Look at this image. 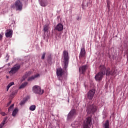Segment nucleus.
Instances as JSON below:
<instances>
[{
	"label": "nucleus",
	"instance_id": "obj_1",
	"mask_svg": "<svg viewBox=\"0 0 128 128\" xmlns=\"http://www.w3.org/2000/svg\"><path fill=\"white\" fill-rule=\"evenodd\" d=\"M100 72H98L94 76L96 80L100 82L102 80V78L106 74V67L104 66L100 65L99 68Z\"/></svg>",
	"mask_w": 128,
	"mask_h": 128
},
{
	"label": "nucleus",
	"instance_id": "obj_2",
	"mask_svg": "<svg viewBox=\"0 0 128 128\" xmlns=\"http://www.w3.org/2000/svg\"><path fill=\"white\" fill-rule=\"evenodd\" d=\"M23 6L22 2H20V0H16L14 4L11 5V8H15L16 11L22 12Z\"/></svg>",
	"mask_w": 128,
	"mask_h": 128
},
{
	"label": "nucleus",
	"instance_id": "obj_3",
	"mask_svg": "<svg viewBox=\"0 0 128 128\" xmlns=\"http://www.w3.org/2000/svg\"><path fill=\"white\" fill-rule=\"evenodd\" d=\"M63 56L64 64L63 70H66L68 68V52L66 50H64L63 52Z\"/></svg>",
	"mask_w": 128,
	"mask_h": 128
},
{
	"label": "nucleus",
	"instance_id": "obj_4",
	"mask_svg": "<svg viewBox=\"0 0 128 128\" xmlns=\"http://www.w3.org/2000/svg\"><path fill=\"white\" fill-rule=\"evenodd\" d=\"M56 74L58 77V80H60V82H62V78H64L62 76L64 74V70H62V68H58L56 69Z\"/></svg>",
	"mask_w": 128,
	"mask_h": 128
},
{
	"label": "nucleus",
	"instance_id": "obj_5",
	"mask_svg": "<svg viewBox=\"0 0 128 128\" xmlns=\"http://www.w3.org/2000/svg\"><path fill=\"white\" fill-rule=\"evenodd\" d=\"M92 116L87 117L84 122L83 128H90L92 126Z\"/></svg>",
	"mask_w": 128,
	"mask_h": 128
},
{
	"label": "nucleus",
	"instance_id": "obj_6",
	"mask_svg": "<svg viewBox=\"0 0 128 128\" xmlns=\"http://www.w3.org/2000/svg\"><path fill=\"white\" fill-rule=\"evenodd\" d=\"M32 90L33 92H34V94H38L42 95L44 92V91L42 90V88L38 86H34L32 88Z\"/></svg>",
	"mask_w": 128,
	"mask_h": 128
},
{
	"label": "nucleus",
	"instance_id": "obj_7",
	"mask_svg": "<svg viewBox=\"0 0 128 128\" xmlns=\"http://www.w3.org/2000/svg\"><path fill=\"white\" fill-rule=\"evenodd\" d=\"M76 116V110L75 109H72L68 115V120H72Z\"/></svg>",
	"mask_w": 128,
	"mask_h": 128
},
{
	"label": "nucleus",
	"instance_id": "obj_8",
	"mask_svg": "<svg viewBox=\"0 0 128 128\" xmlns=\"http://www.w3.org/2000/svg\"><path fill=\"white\" fill-rule=\"evenodd\" d=\"M20 68V64H15L12 68H11L9 72V74H16V72L18 71V70Z\"/></svg>",
	"mask_w": 128,
	"mask_h": 128
},
{
	"label": "nucleus",
	"instance_id": "obj_9",
	"mask_svg": "<svg viewBox=\"0 0 128 128\" xmlns=\"http://www.w3.org/2000/svg\"><path fill=\"white\" fill-rule=\"evenodd\" d=\"M96 112V106L92 105L89 106L87 108V112L88 114H94Z\"/></svg>",
	"mask_w": 128,
	"mask_h": 128
},
{
	"label": "nucleus",
	"instance_id": "obj_10",
	"mask_svg": "<svg viewBox=\"0 0 128 128\" xmlns=\"http://www.w3.org/2000/svg\"><path fill=\"white\" fill-rule=\"evenodd\" d=\"M116 74V68H112L110 71V68H108L106 70V76H114Z\"/></svg>",
	"mask_w": 128,
	"mask_h": 128
},
{
	"label": "nucleus",
	"instance_id": "obj_11",
	"mask_svg": "<svg viewBox=\"0 0 128 128\" xmlns=\"http://www.w3.org/2000/svg\"><path fill=\"white\" fill-rule=\"evenodd\" d=\"M94 94H96V90L92 89L90 90L88 92V98L90 100H92V98H94Z\"/></svg>",
	"mask_w": 128,
	"mask_h": 128
},
{
	"label": "nucleus",
	"instance_id": "obj_12",
	"mask_svg": "<svg viewBox=\"0 0 128 128\" xmlns=\"http://www.w3.org/2000/svg\"><path fill=\"white\" fill-rule=\"evenodd\" d=\"M88 70V65H84L79 68V72L82 74H84Z\"/></svg>",
	"mask_w": 128,
	"mask_h": 128
},
{
	"label": "nucleus",
	"instance_id": "obj_13",
	"mask_svg": "<svg viewBox=\"0 0 128 128\" xmlns=\"http://www.w3.org/2000/svg\"><path fill=\"white\" fill-rule=\"evenodd\" d=\"M12 29L7 30L5 34L6 38H12Z\"/></svg>",
	"mask_w": 128,
	"mask_h": 128
},
{
	"label": "nucleus",
	"instance_id": "obj_14",
	"mask_svg": "<svg viewBox=\"0 0 128 128\" xmlns=\"http://www.w3.org/2000/svg\"><path fill=\"white\" fill-rule=\"evenodd\" d=\"M55 30L58 32H62L64 30V26L62 24H58L56 26Z\"/></svg>",
	"mask_w": 128,
	"mask_h": 128
},
{
	"label": "nucleus",
	"instance_id": "obj_15",
	"mask_svg": "<svg viewBox=\"0 0 128 128\" xmlns=\"http://www.w3.org/2000/svg\"><path fill=\"white\" fill-rule=\"evenodd\" d=\"M39 4L41 6H48V0H38Z\"/></svg>",
	"mask_w": 128,
	"mask_h": 128
},
{
	"label": "nucleus",
	"instance_id": "obj_16",
	"mask_svg": "<svg viewBox=\"0 0 128 128\" xmlns=\"http://www.w3.org/2000/svg\"><path fill=\"white\" fill-rule=\"evenodd\" d=\"M84 56H86V49L84 48H82L79 58H84Z\"/></svg>",
	"mask_w": 128,
	"mask_h": 128
},
{
	"label": "nucleus",
	"instance_id": "obj_17",
	"mask_svg": "<svg viewBox=\"0 0 128 128\" xmlns=\"http://www.w3.org/2000/svg\"><path fill=\"white\" fill-rule=\"evenodd\" d=\"M40 76V74H37L36 75H34V76H32L31 77H29L28 79V82H32V80H34V78H38Z\"/></svg>",
	"mask_w": 128,
	"mask_h": 128
},
{
	"label": "nucleus",
	"instance_id": "obj_18",
	"mask_svg": "<svg viewBox=\"0 0 128 128\" xmlns=\"http://www.w3.org/2000/svg\"><path fill=\"white\" fill-rule=\"evenodd\" d=\"M103 126L104 128H110V121L106 120Z\"/></svg>",
	"mask_w": 128,
	"mask_h": 128
},
{
	"label": "nucleus",
	"instance_id": "obj_19",
	"mask_svg": "<svg viewBox=\"0 0 128 128\" xmlns=\"http://www.w3.org/2000/svg\"><path fill=\"white\" fill-rule=\"evenodd\" d=\"M7 120H8V117H5L4 118V120L0 124V128H2V126H4V124H6V122Z\"/></svg>",
	"mask_w": 128,
	"mask_h": 128
},
{
	"label": "nucleus",
	"instance_id": "obj_20",
	"mask_svg": "<svg viewBox=\"0 0 128 128\" xmlns=\"http://www.w3.org/2000/svg\"><path fill=\"white\" fill-rule=\"evenodd\" d=\"M27 85L28 82H24L20 86L19 90H22V88H26V86Z\"/></svg>",
	"mask_w": 128,
	"mask_h": 128
},
{
	"label": "nucleus",
	"instance_id": "obj_21",
	"mask_svg": "<svg viewBox=\"0 0 128 128\" xmlns=\"http://www.w3.org/2000/svg\"><path fill=\"white\" fill-rule=\"evenodd\" d=\"M18 108H15L12 113V116H16V114H18Z\"/></svg>",
	"mask_w": 128,
	"mask_h": 128
},
{
	"label": "nucleus",
	"instance_id": "obj_22",
	"mask_svg": "<svg viewBox=\"0 0 128 128\" xmlns=\"http://www.w3.org/2000/svg\"><path fill=\"white\" fill-rule=\"evenodd\" d=\"M14 82H10L6 86V92H8V90H10V86H14Z\"/></svg>",
	"mask_w": 128,
	"mask_h": 128
},
{
	"label": "nucleus",
	"instance_id": "obj_23",
	"mask_svg": "<svg viewBox=\"0 0 128 128\" xmlns=\"http://www.w3.org/2000/svg\"><path fill=\"white\" fill-rule=\"evenodd\" d=\"M50 28V27L48 26V25H44V29L43 30H44V32H46L48 30V29Z\"/></svg>",
	"mask_w": 128,
	"mask_h": 128
},
{
	"label": "nucleus",
	"instance_id": "obj_24",
	"mask_svg": "<svg viewBox=\"0 0 128 128\" xmlns=\"http://www.w3.org/2000/svg\"><path fill=\"white\" fill-rule=\"evenodd\" d=\"M18 94V90H16L11 93L10 96L11 98H14V96Z\"/></svg>",
	"mask_w": 128,
	"mask_h": 128
},
{
	"label": "nucleus",
	"instance_id": "obj_25",
	"mask_svg": "<svg viewBox=\"0 0 128 128\" xmlns=\"http://www.w3.org/2000/svg\"><path fill=\"white\" fill-rule=\"evenodd\" d=\"M26 99H24V98L22 100L20 104V106H24V104H26Z\"/></svg>",
	"mask_w": 128,
	"mask_h": 128
},
{
	"label": "nucleus",
	"instance_id": "obj_26",
	"mask_svg": "<svg viewBox=\"0 0 128 128\" xmlns=\"http://www.w3.org/2000/svg\"><path fill=\"white\" fill-rule=\"evenodd\" d=\"M30 110L34 111L36 110V106L35 105H32L30 108Z\"/></svg>",
	"mask_w": 128,
	"mask_h": 128
},
{
	"label": "nucleus",
	"instance_id": "obj_27",
	"mask_svg": "<svg viewBox=\"0 0 128 128\" xmlns=\"http://www.w3.org/2000/svg\"><path fill=\"white\" fill-rule=\"evenodd\" d=\"M14 104H12L8 108V112H10L12 110V108H14Z\"/></svg>",
	"mask_w": 128,
	"mask_h": 128
},
{
	"label": "nucleus",
	"instance_id": "obj_28",
	"mask_svg": "<svg viewBox=\"0 0 128 128\" xmlns=\"http://www.w3.org/2000/svg\"><path fill=\"white\" fill-rule=\"evenodd\" d=\"M28 76H30V73H26L24 76V80H26V78Z\"/></svg>",
	"mask_w": 128,
	"mask_h": 128
},
{
	"label": "nucleus",
	"instance_id": "obj_29",
	"mask_svg": "<svg viewBox=\"0 0 128 128\" xmlns=\"http://www.w3.org/2000/svg\"><path fill=\"white\" fill-rule=\"evenodd\" d=\"M45 56H46V52H44L43 54H42V60H44Z\"/></svg>",
	"mask_w": 128,
	"mask_h": 128
},
{
	"label": "nucleus",
	"instance_id": "obj_30",
	"mask_svg": "<svg viewBox=\"0 0 128 128\" xmlns=\"http://www.w3.org/2000/svg\"><path fill=\"white\" fill-rule=\"evenodd\" d=\"M0 114H2V116H6V112H0Z\"/></svg>",
	"mask_w": 128,
	"mask_h": 128
},
{
	"label": "nucleus",
	"instance_id": "obj_31",
	"mask_svg": "<svg viewBox=\"0 0 128 128\" xmlns=\"http://www.w3.org/2000/svg\"><path fill=\"white\" fill-rule=\"evenodd\" d=\"M82 20V18L80 16H78L77 18V20Z\"/></svg>",
	"mask_w": 128,
	"mask_h": 128
},
{
	"label": "nucleus",
	"instance_id": "obj_32",
	"mask_svg": "<svg viewBox=\"0 0 128 128\" xmlns=\"http://www.w3.org/2000/svg\"><path fill=\"white\" fill-rule=\"evenodd\" d=\"M10 104H12V101H10L8 104H7V106H10Z\"/></svg>",
	"mask_w": 128,
	"mask_h": 128
},
{
	"label": "nucleus",
	"instance_id": "obj_33",
	"mask_svg": "<svg viewBox=\"0 0 128 128\" xmlns=\"http://www.w3.org/2000/svg\"><path fill=\"white\" fill-rule=\"evenodd\" d=\"M2 35L1 34H0V40H2Z\"/></svg>",
	"mask_w": 128,
	"mask_h": 128
},
{
	"label": "nucleus",
	"instance_id": "obj_34",
	"mask_svg": "<svg viewBox=\"0 0 128 128\" xmlns=\"http://www.w3.org/2000/svg\"><path fill=\"white\" fill-rule=\"evenodd\" d=\"M2 108H0V112H2Z\"/></svg>",
	"mask_w": 128,
	"mask_h": 128
},
{
	"label": "nucleus",
	"instance_id": "obj_35",
	"mask_svg": "<svg viewBox=\"0 0 128 128\" xmlns=\"http://www.w3.org/2000/svg\"><path fill=\"white\" fill-rule=\"evenodd\" d=\"M107 4H108V2Z\"/></svg>",
	"mask_w": 128,
	"mask_h": 128
}]
</instances>
